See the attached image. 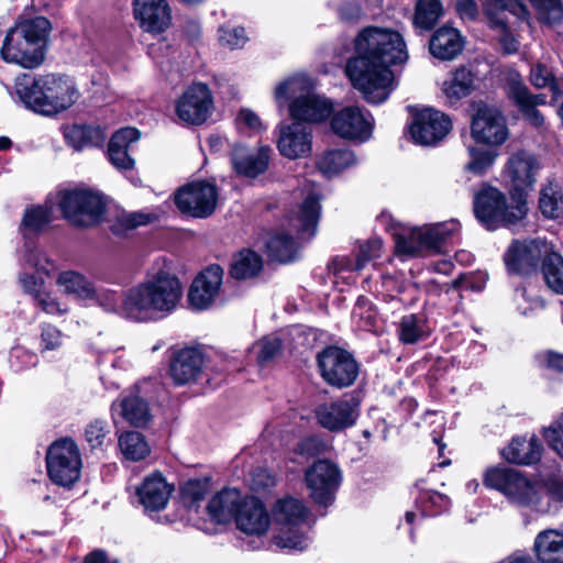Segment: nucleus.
<instances>
[{
    "label": "nucleus",
    "mask_w": 563,
    "mask_h": 563,
    "mask_svg": "<svg viewBox=\"0 0 563 563\" xmlns=\"http://www.w3.org/2000/svg\"><path fill=\"white\" fill-rule=\"evenodd\" d=\"M51 221V208L32 206L25 209L21 222V233L26 239L37 234Z\"/></svg>",
    "instance_id": "obj_51"
},
{
    "label": "nucleus",
    "mask_w": 563,
    "mask_h": 563,
    "mask_svg": "<svg viewBox=\"0 0 563 563\" xmlns=\"http://www.w3.org/2000/svg\"><path fill=\"white\" fill-rule=\"evenodd\" d=\"M51 29L49 20L44 16L18 22L7 32L1 57L23 68H36L44 60V46Z\"/></svg>",
    "instance_id": "obj_5"
},
{
    "label": "nucleus",
    "mask_w": 563,
    "mask_h": 563,
    "mask_svg": "<svg viewBox=\"0 0 563 563\" xmlns=\"http://www.w3.org/2000/svg\"><path fill=\"white\" fill-rule=\"evenodd\" d=\"M15 91L33 111L54 115L71 108L80 97L74 79L60 74L33 78L23 74L15 79Z\"/></svg>",
    "instance_id": "obj_4"
},
{
    "label": "nucleus",
    "mask_w": 563,
    "mask_h": 563,
    "mask_svg": "<svg viewBox=\"0 0 563 563\" xmlns=\"http://www.w3.org/2000/svg\"><path fill=\"white\" fill-rule=\"evenodd\" d=\"M508 96L518 98L522 97V100L532 103L534 107L547 103V95L532 93L518 74L511 76L508 81Z\"/></svg>",
    "instance_id": "obj_58"
},
{
    "label": "nucleus",
    "mask_w": 563,
    "mask_h": 563,
    "mask_svg": "<svg viewBox=\"0 0 563 563\" xmlns=\"http://www.w3.org/2000/svg\"><path fill=\"white\" fill-rule=\"evenodd\" d=\"M542 274L547 286L554 292L563 295V257L553 251L542 261Z\"/></svg>",
    "instance_id": "obj_50"
},
{
    "label": "nucleus",
    "mask_w": 563,
    "mask_h": 563,
    "mask_svg": "<svg viewBox=\"0 0 563 563\" xmlns=\"http://www.w3.org/2000/svg\"><path fill=\"white\" fill-rule=\"evenodd\" d=\"M172 492L173 485L161 473H153L136 488V496L144 511L154 517L167 506Z\"/></svg>",
    "instance_id": "obj_28"
},
{
    "label": "nucleus",
    "mask_w": 563,
    "mask_h": 563,
    "mask_svg": "<svg viewBox=\"0 0 563 563\" xmlns=\"http://www.w3.org/2000/svg\"><path fill=\"white\" fill-rule=\"evenodd\" d=\"M213 99L206 84L196 82L189 86L178 99V119L199 125L206 122L211 114Z\"/></svg>",
    "instance_id": "obj_24"
},
{
    "label": "nucleus",
    "mask_w": 563,
    "mask_h": 563,
    "mask_svg": "<svg viewBox=\"0 0 563 563\" xmlns=\"http://www.w3.org/2000/svg\"><path fill=\"white\" fill-rule=\"evenodd\" d=\"M460 231V223L451 219L391 232L397 253L406 256H424L442 252L444 245Z\"/></svg>",
    "instance_id": "obj_7"
},
{
    "label": "nucleus",
    "mask_w": 563,
    "mask_h": 563,
    "mask_svg": "<svg viewBox=\"0 0 563 563\" xmlns=\"http://www.w3.org/2000/svg\"><path fill=\"white\" fill-rule=\"evenodd\" d=\"M484 485L500 492L509 503L537 512H549L543 504L541 492L519 471L506 466L488 468L484 474Z\"/></svg>",
    "instance_id": "obj_8"
},
{
    "label": "nucleus",
    "mask_w": 563,
    "mask_h": 563,
    "mask_svg": "<svg viewBox=\"0 0 563 563\" xmlns=\"http://www.w3.org/2000/svg\"><path fill=\"white\" fill-rule=\"evenodd\" d=\"M539 209L549 219H556L563 214V191L558 184L550 181L541 188Z\"/></svg>",
    "instance_id": "obj_46"
},
{
    "label": "nucleus",
    "mask_w": 563,
    "mask_h": 563,
    "mask_svg": "<svg viewBox=\"0 0 563 563\" xmlns=\"http://www.w3.org/2000/svg\"><path fill=\"white\" fill-rule=\"evenodd\" d=\"M260 364L273 360L282 351V341L278 336H266L254 346Z\"/></svg>",
    "instance_id": "obj_62"
},
{
    "label": "nucleus",
    "mask_w": 563,
    "mask_h": 563,
    "mask_svg": "<svg viewBox=\"0 0 563 563\" xmlns=\"http://www.w3.org/2000/svg\"><path fill=\"white\" fill-rule=\"evenodd\" d=\"M141 137L137 129L126 126L117 131L108 143L107 156L110 163L118 169L131 170L135 162L129 154L132 144Z\"/></svg>",
    "instance_id": "obj_31"
},
{
    "label": "nucleus",
    "mask_w": 563,
    "mask_h": 563,
    "mask_svg": "<svg viewBox=\"0 0 563 563\" xmlns=\"http://www.w3.org/2000/svg\"><path fill=\"white\" fill-rule=\"evenodd\" d=\"M358 163L353 151L349 148H332L325 151L317 162V167L328 178L339 175L343 170Z\"/></svg>",
    "instance_id": "obj_41"
},
{
    "label": "nucleus",
    "mask_w": 563,
    "mask_h": 563,
    "mask_svg": "<svg viewBox=\"0 0 563 563\" xmlns=\"http://www.w3.org/2000/svg\"><path fill=\"white\" fill-rule=\"evenodd\" d=\"M107 421L95 419L85 429V439L91 449L101 448L109 434Z\"/></svg>",
    "instance_id": "obj_60"
},
{
    "label": "nucleus",
    "mask_w": 563,
    "mask_h": 563,
    "mask_svg": "<svg viewBox=\"0 0 563 563\" xmlns=\"http://www.w3.org/2000/svg\"><path fill=\"white\" fill-rule=\"evenodd\" d=\"M176 307V273L172 262L124 292L123 317L137 322L162 319Z\"/></svg>",
    "instance_id": "obj_2"
},
{
    "label": "nucleus",
    "mask_w": 563,
    "mask_h": 563,
    "mask_svg": "<svg viewBox=\"0 0 563 563\" xmlns=\"http://www.w3.org/2000/svg\"><path fill=\"white\" fill-rule=\"evenodd\" d=\"M275 100L279 107L291 100L290 117L306 124L321 122L333 111V104L329 99L311 92V81L303 75H296L279 82L275 89Z\"/></svg>",
    "instance_id": "obj_6"
},
{
    "label": "nucleus",
    "mask_w": 563,
    "mask_h": 563,
    "mask_svg": "<svg viewBox=\"0 0 563 563\" xmlns=\"http://www.w3.org/2000/svg\"><path fill=\"white\" fill-rule=\"evenodd\" d=\"M34 307L51 316H64L68 313L69 307L51 290H42L33 300Z\"/></svg>",
    "instance_id": "obj_57"
},
{
    "label": "nucleus",
    "mask_w": 563,
    "mask_h": 563,
    "mask_svg": "<svg viewBox=\"0 0 563 563\" xmlns=\"http://www.w3.org/2000/svg\"><path fill=\"white\" fill-rule=\"evenodd\" d=\"M118 443L126 460L141 461L150 454V446L140 432L126 431L119 437Z\"/></svg>",
    "instance_id": "obj_49"
},
{
    "label": "nucleus",
    "mask_w": 563,
    "mask_h": 563,
    "mask_svg": "<svg viewBox=\"0 0 563 563\" xmlns=\"http://www.w3.org/2000/svg\"><path fill=\"white\" fill-rule=\"evenodd\" d=\"M529 79L531 85L538 89L549 88L554 96L562 93V89L560 88L551 68L542 63H537L531 66Z\"/></svg>",
    "instance_id": "obj_54"
},
{
    "label": "nucleus",
    "mask_w": 563,
    "mask_h": 563,
    "mask_svg": "<svg viewBox=\"0 0 563 563\" xmlns=\"http://www.w3.org/2000/svg\"><path fill=\"white\" fill-rule=\"evenodd\" d=\"M208 489L209 479L207 477L189 479L178 494V506L185 507L189 514H197L200 507L199 503Z\"/></svg>",
    "instance_id": "obj_45"
},
{
    "label": "nucleus",
    "mask_w": 563,
    "mask_h": 563,
    "mask_svg": "<svg viewBox=\"0 0 563 563\" xmlns=\"http://www.w3.org/2000/svg\"><path fill=\"white\" fill-rule=\"evenodd\" d=\"M536 9L540 21L555 25L563 19V2L562 0H530Z\"/></svg>",
    "instance_id": "obj_55"
},
{
    "label": "nucleus",
    "mask_w": 563,
    "mask_h": 563,
    "mask_svg": "<svg viewBox=\"0 0 563 563\" xmlns=\"http://www.w3.org/2000/svg\"><path fill=\"white\" fill-rule=\"evenodd\" d=\"M205 367L206 358L199 347L178 350V386L197 382Z\"/></svg>",
    "instance_id": "obj_39"
},
{
    "label": "nucleus",
    "mask_w": 563,
    "mask_h": 563,
    "mask_svg": "<svg viewBox=\"0 0 563 563\" xmlns=\"http://www.w3.org/2000/svg\"><path fill=\"white\" fill-rule=\"evenodd\" d=\"M23 268H31L37 275L23 272L19 275V283L23 292L29 295L32 300L45 289V280L41 275L49 276L54 268L53 262L35 245L26 244L23 256Z\"/></svg>",
    "instance_id": "obj_26"
},
{
    "label": "nucleus",
    "mask_w": 563,
    "mask_h": 563,
    "mask_svg": "<svg viewBox=\"0 0 563 563\" xmlns=\"http://www.w3.org/2000/svg\"><path fill=\"white\" fill-rule=\"evenodd\" d=\"M262 268L261 255L252 250H243L233 257L230 274L234 279L244 280L257 276Z\"/></svg>",
    "instance_id": "obj_43"
},
{
    "label": "nucleus",
    "mask_w": 563,
    "mask_h": 563,
    "mask_svg": "<svg viewBox=\"0 0 563 563\" xmlns=\"http://www.w3.org/2000/svg\"><path fill=\"white\" fill-rule=\"evenodd\" d=\"M515 106L518 108L525 120H527L531 125L536 128H540L544 123V117L542 113L537 109V107L532 106V103H529L521 98L518 97H509Z\"/></svg>",
    "instance_id": "obj_64"
},
{
    "label": "nucleus",
    "mask_w": 563,
    "mask_h": 563,
    "mask_svg": "<svg viewBox=\"0 0 563 563\" xmlns=\"http://www.w3.org/2000/svg\"><path fill=\"white\" fill-rule=\"evenodd\" d=\"M355 52L346 63L347 77L368 103L385 102L397 86L390 66L408 59L404 37L396 31L368 26L358 33Z\"/></svg>",
    "instance_id": "obj_1"
},
{
    "label": "nucleus",
    "mask_w": 563,
    "mask_h": 563,
    "mask_svg": "<svg viewBox=\"0 0 563 563\" xmlns=\"http://www.w3.org/2000/svg\"><path fill=\"white\" fill-rule=\"evenodd\" d=\"M223 268L211 264L203 268L192 280L188 290V303L195 311H205L216 305L223 284Z\"/></svg>",
    "instance_id": "obj_18"
},
{
    "label": "nucleus",
    "mask_w": 563,
    "mask_h": 563,
    "mask_svg": "<svg viewBox=\"0 0 563 563\" xmlns=\"http://www.w3.org/2000/svg\"><path fill=\"white\" fill-rule=\"evenodd\" d=\"M58 206L63 217L70 224L81 228L98 224L106 210L101 195L82 189L63 191Z\"/></svg>",
    "instance_id": "obj_11"
},
{
    "label": "nucleus",
    "mask_w": 563,
    "mask_h": 563,
    "mask_svg": "<svg viewBox=\"0 0 563 563\" xmlns=\"http://www.w3.org/2000/svg\"><path fill=\"white\" fill-rule=\"evenodd\" d=\"M235 523L240 531L249 536H264L271 526V516L264 504L256 497H244Z\"/></svg>",
    "instance_id": "obj_29"
},
{
    "label": "nucleus",
    "mask_w": 563,
    "mask_h": 563,
    "mask_svg": "<svg viewBox=\"0 0 563 563\" xmlns=\"http://www.w3.org/2000/svg\"><path fill=\"white\" fill-rule=\"evenodd\" d=\"M474 213L487 230L511 228L527 213V203L521 196L515 205H508L503 192L493 187L483 188L474 199Z\"/></svg>",
    "instance_id": "obj_10"
},
{
    "label": "nucleus",
    "mask_w": 563,
    "mask_h": 563,
    "mask_svg": "<svg viewBox=\"0 0 563 563\" xmlns=\"http://www.w3.org/2000/svg\"><path fill=\"white\" fill-rule=\"evenodd\" d=\"M218 35L220 43L232 49L243 47L247 41L245 30L242 26H220Z\"/></svg>",
    "instance_id": "obj_61"
},
{
    "label": "nucleus",
    "mask_w": 563,
    "mask_h": 563,
    "mask_svg": "<svg viewBox=\"0 0 563 563\" xmlns=\"http://www.w3.org/2000/svg\"><path fill=\"white\" fill-rule=\"evenodd\" d=\"M538 169L537 159L526 153L516 154L508 162L509 176L515 184V188L520 191L533 186Z\"/></svg>",
    "instance_id": "obj_38"
},
{
    "label": "nucleus",
    "mask_w": 563,
    "mask_h": 563,
    "mask_svg": "<svg viewBox=\"0 0 563 563\" xmlns=\"http://www.w3.org/2000/svg\"><path fill=\"white\" fill-rule=\"evenodd\" d=\"M308 509L303 503L292 497L277 500L273 509L275 522L279 526L275 544L280 549L303 551L310 544L308 528L305 523Z\"/></svg>",
    "instance_id": "obj_9"
},
{
    "label": "nucleus",
    "mask_w": 563,
    "mask_h": 563,
    "mask_svg": "<svg viewBox=\"0 0 563 563\" xmlns=\"http://www.w3.org/2000/svg\"><path fill=\"white\" fill-rule=\"evenodd\" d=\"M113 419L122 417L134 427H144L151 420L148 404L137 395L122 396L111 405Z\"/></svg>",
    "instance_id": "obj_34"
},
{
    "label": "nucleus",
    "mask_w": 563,
    "mask_h": 563,
    "mask_svg": "<svg viewBox=\"0 0 563 563\" xmlns=\"http://www.w3.org/2000/svg\"><path fill=\"white\" fill-rule=\"evenodd\" d=\"M397 333L401 343L415 344L429 336L430 328L423 314L410 313L400 319Z\"/></svg>",
    "instance_id": "obj_42"
},
{
    "label": "nucleus",
    "mask_w": 563,
    "mask_h": 563,
    "mask_svg": "<svg viewBox=\"0 0 563 563\" xmlns=\"http://www.w3.org/2000/svg\"><path fill=\"white\" fill-rule=\"evenodd\" d=\"M320 213V195L316 190H310L288 213L287 230L276 232L267 240L268 257L283 264L295 261L300 249L299 241H309L317 234Z\"/></svg>",
    "instance_id": "obj_3"
},
{
    "label": "nucleus",
    "mask_w": 563,
    "mask_h": 563,
    "mask_svg": "<svg viewBox=\"0 0 563 563\" xmlns=\"http://www.w3.org/2000/svg\"><path fill=\"white\" fill-rule=\"evenodd\" d=\"M464 41L461 33L450 26L438 29L430 40V53L439 59L451 60L463 49Z\"/></svg>",
    "instance_id": "obj_36"
},
{
    "label": "nucleus",
    "mask_w": 563,
    "mask_h": 563,
    "mask_svg": "<svg viewBox=\"0 0 563 563\" xmlns=\"http://www.w3.org/2000/svg\"><path fill=\"white\" fill-rule=\"evenodd\" d=\"M62 134L65 143L77 152L101 147L107 140V132L99 124H66L62 126Z\"/></svg>",
    "instance_id": "obj_30"
},
{
    "label": "nucleus",
    "mask_w": 563,
    "mask_h": 563,
    "mask_svg": "<svg viewBox=\"0 0 563 563\" xmlns=\"http://www.w3.org/2000/svg\"><path fill=\"white\" fill-rule=\"evenodd\" d=\"M56 285L66 295L81 301H88L93 294V283L76 271H63L56 277Z\"/></svg>",
    "instance_id": "obj_40"
},
{
    "label": "nucleus",
    "mask_w": 563,
    "mask_h": 563,
    "mask_svg": "<svg viewBox=\"0 0 563 563\" xmlns=\"http://www.w3.org/2000/svg\"><path fill=\"white\" fill-rule=\"evenodd\" d=\"M317 364L323 380L333 387H349L358 376V363L350 352L339 346L331 345L320 351Z\"/></svg>",
    "instance_id": "obj_12"
},
{
    "label": "nucleus",
    "mask_w": 563,
    "mask_h": 563,
    "mask_svg": "<svg viewBox=\"0 0 563 563\" xmlns=\"http://www.w3.org/2000/svg\"><path fill=\"white\" fill-rule=\"evenodd\" d=\"M468 155L470 161L465 165V169L474 175H483L494 164L497 153L493 148L470 146Z\"/></svg>",
    "instance_id": "obj_53"
},
{
    "label": "nucleus",
    "mask_w": 563,
    "mask_h": 563,
    "mask_svg": "<svg viewBox=\"0 0 563 563\" xmlns=\"http://www.w3.org/2000/svg\"><path fill=\"white\" fill-rule=\"evenodd\" d=\"M361 399L355 395H345L334 401L323 402L316 407L314 417L323 429L341 432L352 428L358 417Z\"/></svg>",
    "instance_id": "obj_16"
},
{
    "label": "nucleus",
    "mask_w": 563,
    "mask_h": 563,
    "mask_svg": "<svg viewBox=\"0 0 563 563\" xmlns=\"http://www.w3.org/2000/svg\"><path fill=\"white\" fill-rule=\"evenodd\" d=\"M543 438L549 446L563 457V412L559 413L549 427L543 428Z\"/></svg>",
    "instance_id": "obj_59"
},
{
    "label": "nucleus",
    "mask_w": 563,
    "mask_h": 563,
    "mask_svg": "<svg viewBox=\"0 0 563 563\" xmlns=\"http://www.w3.org/2000/svg\"><path fill=\"white\" fill-rule=\"evenodd\" d=\"M133 16L146 33L158 35L172 25V8L166 0H133Z\"/></svg>",
    "instance_id": "obj_27"
},
{
    "label": "nucleus",
    "mask_w": 563,
    "mask_h": 563,
    "mask_svg": "<svg viewBox=\"0 0 563 563\" xmlns=\"http://www.w3.org/2000/svg\"><path fill=\"white\" fill-rule=\"evenodd\" d=\"M218 188L216 185L196 180L178 188V210L194 218L210 217L218 202Z\"/></svg>",
    "instance_id": "obj_17"
},
{
    "label": "nucleus",
    "mask_w": 563,
    "mask_h": 563,
    "mask_svg": "<svg viewBox=\"0 0 563 563\" xmlns=\"http://www.w3.org/2000/svg\"><path fill=\"white\" fill-rule=\"evenodd\" d=\"M472 136L483 144L497 146L508 137L506 119L499 109L488 104H481L472 120Z\"/></svg>",
    "instance_id": "obj_20"
},
{
    "label": "nucleus",
    "mask_w": 563,
    "mask_h": 563,
    "mask_svg": "<svg viewBox=\"0 0 563 563\" xmlns=\"http://www.w3.org/2000/svg\"><path fill=\"white\" fill-rule=\"evenodd\" d=\"M331 450V444L320 435H309L301 439L295 448V453L306 459L324 455Z\"/></svg>",
    "instance_id": "obj_56"
},
{
    "label": "nucleus",
    "mask_w": 563,
    "mask_h": 563,
    "mask_svg": "<svg viewBox=\"0 0 563 563\" xmlns=\"http://www.w3.org/2000/svg\"><path fill=\"white\" fill-rule=\"evenodd\" d=\"M163 211L161 209L155 210H140L133 212L122 211L118 217L117 225L114 227V234L121 235L130 230L148 225L161 219Z\"/></svg>",
    "instance_id": "obj_44"
},
{
    "label": "nucleus",
    "mask_w": 563,
    "mask_h": 563,
    "mask_svg": "<svg viewBox=\"0 0 563 563\" xmlns=\"http://www.w3.org/2000/svg\"><path fill=\"white\" fill-rule=\"evenodd\" d=\"M47 473L52 482L69 487L79 479L81 459L78 446L70 439L54 442L46 455Z\"/></svg>",
    "instance_id": "obj_13"
},
{
    "label": "nucleus",
    "mask_w": 563,
    "mask_h": 563,
    "mask_svg": "<svg viewBox=\"0 0 563 563\" xmlns=\"http://www.w3.org/2000/svg\"><path fill=\"white\" fill-rule=\"evenodd\" d=\"M411 494L415 496L416 508L422 518L439 516L450 508V498L437 490L428 489L423 479L415 484Z\"/></svg>",
    "instance_id": "obj_35"
},
{
    "label": "nucleus",
    "mask_w": 563,
    "mask_h": 563,
    "mask_svg": "<svg viewBox=\"0 0 563 563\" xmlns=\"http://www.w3.org/2000/svg\"><path fill=\"white\" fill-rule=\"evenodd\" d=\"M272 153L268 145L251 148L236 143L230 150V161L239 176L254 179L267 170Z\"/></svg>",
    "instance_id": "obj_25"
},
{
    "label": "nucleus",
    "mask_w": 563,
    "mask_h": 563,
    "mask_svg": "<svg viewBox=\"0 0 563 563\" xmlns=\"http://www.w3.org/2000/svg\"><path fill=\"white\" fill-rule=\"evenodd\" d=\"M550 246L541 240L514 242L505 254V263L510 273L529 275L538 267L539 262L550 253Z\"/></svg>",
    "instance_id": "obj_22"
},
{
    "label": "nucleus",
    "mask_w": 563,
    "mask_h": 563,
    "mask_svg": "<svg viewBox=\"0 0 563 563\" xmlns=\"http://www.w3.org/2000/svg\"><path fill=\"white\" fill-rule=\"evenodd\" d=\"M276 133V146L282 156L291 161L310 156L312 152L310 125L295 120L290 123L282 122Z\"/></svg>",
    "instance_id": "obj_19"
},
{
    "label": "nucleus",
    "mask_w": 563,
    "mask_h": 563,
    "mask_svg": "<svg viewBox=\"0 0 563 563\" xmlns=\"http://www.w3.org/2000/svg\"><path fill=\"white\" fill-rule=\"evenodd\" d=\"M443 14L441 0H417L413 15L416 27L430 31Z\"/></svg>",
    "instance_id": "obj_47"
},
{
    "label": "nucleus",
    "mask_w": 563,
    "mask_h": 563,
    "mask_svg": "<svg viewBox=\"0 0 563 563\" xmlns=\"http://www.w3.org/2000/svg\"><path fill=\"white\" fill-rule=\"evenodd\" d=\"M451 128L448 115L434 109H423L413 115L409 131L416 144L432 146L442 141Z\"/></svg>",
    "instance_id": "obj_21"
},
{
    "label": "nucleus",
    "mask_w": 563,
    "mask_h": 563,
    "mask_svg": "<svg viewBox=\"0 0 563 563\" xmlns=\"http://www.w3.org/2000/svg\"><path fill=\"white\" fill-rule=\"evenodd\" d=\"M305 481L312 500L328 507L334 501L342 483V472L336 463L325 459L318 460L306 470Z\"/></svg>",
    "instance_id": "obj_14"
},
{
    "label": "nucleus",
    "mask_w": 563,
    "mask_h": 563,
    "mask_svg": "<svg viewBox=\"0 0 563 563\" xmlns=\"http://www.w3.org/2000/svg\"><path fill=\"white\" fill-rule=\"evenodd\" d=\"M542 451V443L536 435L530 439L516 437L503 449L501 455L509 463L531 465L540 461Z\"/></svg>",
    "instance_id": "obj_33"
},
{
    "label": "nucleus",
    "mask_w": 563,
    "mask_h": 563,
    "mask_svg": "<svg viewBox=\"0 0 563 563\" xmlns=\"http://www.w3.org/2000/svg\"><path fill=\"white\" fill-rule=\"evenodd\" d=\"M244 497L235 488H223L217 493L207 504L206 510L211 522L224 525L235 520L240 505Z\"/></svg>",
    "instance_id": "obj_32"
},
{
    "label": "nucleus",
    "mask_w": 563,
    "mask_h": 563,
    "mask_svg": "<svg viewBox=\"0 0 563 563\" xmlns=\"http://www.w3.org/2000/svg\"><path fill=\"white\" fill-rule=\"evenodd\" d=\"M382 247L383 241L379 238H373L361 243L356 254V258L358 260V265H356V267L364 268L367 263L378 258L380 256Z\"/></svg>",
    "instance_id": "obj_63"
},
{
    "label": "nucleus",
    "mask_w": 563,
    "mask_h": 563,
    "mask_svg": "<svg viewBox=\"0 0 563 563\" xmlns=\"http://www.w3.org/2000/svg\"><path fill=\"white\" fill-rule=\"evenodd\" d=\"M533 548L540 563H563V532L554 529L539 532Z\"/></svg>",
    "instance_id": "obj_37"
},
{
    "label": "nucleus",
    "mask_w": 563,
    "mask_h": 563,
    "mask_svg": "<svg viewBox=\"0 0 563 563\" xmlns=\"http://www.w3.org/2000/svg\"><path fill=\"white\" fill-rule=\"evenodd\" d=\"M333 132L342 139L365 142L373 132V118L358 107H345L331 120Z\"/></svg>",
    "instance_id": "obj_23"
},
{
    "label": "nucleus",
    "mask_w": 563,
    "mask_h": 563,
    "mask_svg": "<svg viewBox=\"0 0 563 563\" xmlns=\"http://www.w3.org/2000/svg\"><path fill=\"white\" fill-rule=\"evenodd\" d=\"M123 299L124 294L121 296L112 289L93 285V294L89 297L88 301L95 302L106 312H113L123 317Z\"/></svg>",
    "instance_id": "obj_52"
},
{
    "label": "nucleus",
    "mask_w": 563,
    "mask_h": 563,
    "mask_svg": "<svg viewBox=\"0 0 563 563\" xmlns=\"http://www.w3.org/2000/svg\"><path fill=\"white\" fill-rule=\"evenodd\" d=\"M484 11L489 20L490 27L499 31V43L504 53L514 54L519 48V42L510 32L507 14L517 19H527L529 12L520 0H487Z\"/></svg>",
    "instance_id": "obj_15"
},
{
    "label": "nucleus",
    "mask_w": 563,
    "mask_h": 563,
    "mask_svg": "<svg viewBox=\"0 0 563 563\" xmlns=\"http://www.w3.org/2000/svg\"><path fill=\"white\" fill-rule=\"evenodd\" d=\"M474 78L465 67L457 68L449 80L444 82L443 92L451 102H455L471 93Z\"/></svg>",
    "instance_id": "obj_48"
}]
</instances>
